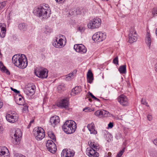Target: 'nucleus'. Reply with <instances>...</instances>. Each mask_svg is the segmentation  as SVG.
Wrapping results in <instances>:
<instances>
[{"instance_id":"obj_24","label":"nucleus","mask_w":157,"mask_h":157,"mask_svg":"<svg viewBox=\"0 0 157 157\" xmlns=\"http://www.w3.org/2000/svg\"><path fill=\"white\" fill-rule=\"evenodd\" d=\"M81 91L82 89L80 86H76L72 89L71 94L74 96L79 94Z\"/></svg>"},{"instance_id":"obj_26","label":"nucleus","mask_w":157,"mask_h":157,"mask_svg":"<svg viewBox=\"0 0 157 157\" xmlns=\"http://www.w3.org/2000/svg\"><path fill=\"white\" fill-rule=\"evenodd\" d=\"M18 97H16L15 98V101L19 105H23L24 104V100L20 94H18Z\"/></svg>"},{"instance_id":"obj_48","label":"nucleus","mask_w":157,"mask_h":157,"mask_svg":"<svg viewBox=\"0 0 157 157\" xmlns=\"http://www.w3.org/2000/svg\"><path fill=\"white\" fill-rule=\"evenodd\" d=\"M153 142L154 144L157 146V138L155 139L153 141Z\"/></svg>"},{"instance_id":"obj_43","label":"nucleus","mask_w":157,"mask_h":157,"mask_svg":"<svg viewBox=\"0 0 157 157\" xmlns=\"http://www.w3.org/2000/svg\"><path fill=\"white\" fill-rule=\"evenodd\" d=\"M10 88L11 90L14 91L15 93H16L18 95L20 93V91H19L17 90L14 89L12 87H11Z\"/></svg>"},{"instance_id":"obj_40","label":"nucleus","mask_w":157,"mask_h":157,"mask_svg":"<svg viewBox=\"0 0 157 157\" xmlns=\"http://www.w3.org/2000/svg\"><path fill=\"white\" fill-rule=\"evenodd\" d=\"M150 155L152 157H156L157 156V152L155 151H152L150 152Z\"/></svg>"},{"instance_id":"obj_21","label":"nucleus","mask_w":157,"mask_h":157,"mask_svg":"<svg viewBox=\"0 0 157 157\" xmlns=\"http://www.w3.org/2000/svg\"><path fill=\"white\" fill-rule=\"evenodd\" d=\"M42 5L35 7L33 11V13L38 17H41L42 16Z\"/></svg>"},{"instance_id":"obj_47","label":"nucleus","mask_w":157,"mask_h":157,"mask_svg":"<svg viewBox=\"0 0 157 157\" xmlns=\"http://www.w3.org/2000/svg\"><path fill=\"white\" fill-rule=\"evenodd\" d=\"M147 118L149 121H151L152 119V117L151 115H148L147 116Z\"/></svg>"},{"instance_id":"obj_45","label":"nucleus","mask_w":157,"mask_h":157,"mask_svg":"<svg viewBox=\"0 0 157 157\" xmlns=\"http://www.w3.org/2000/svg\"><path fill=\"white\" fill-rule=\"evenodd\" d=\"M56 2L59 3H62L64 2L65 0H55Z\"/></svg>"},{"instance_id":"obj_54","label":"nucleus","mask_w":157,"mask_h":157,"mask_svg":"<svg viewBox=\"0 0 157 157\" xmlns=\"http://www.w3.org/2000/svg\"><path fill=\"white\" fill-rule=\"evenodd\" d=\"M50 32H51V31L50 30H48V31H45L44 32L45 33H50Z\"/></svg>"},{"instance_id":"obj_25","label":"nucleus","mask_w":157,"mask_h":157,"mask_svg":"<svg viewBox=\"0 0 157 157\" xmlns=\"http://www.w3.org/2000/svg\"><path fill=\"white\" fill-rule=\"evenodd\" d=\"M87 127L90 132V134H96L97 132L96 130L95 129V125L93 123H91L88 124Z\"/></svg>"},{"instance_id":"obj_57","label":"nucleus","mask_w":157,"mask_h":157,"mask_svg":"<svg viewBox=\"0 0 157 157\" xmlns=\"http://www.w3.org/2000/svg\"><path fill=\"white\" fill-rule=\"evenodd\" d=\"M155 33H156V36H157V28H156V30H155Z\"/></svg>"},{"instance_id":"obj_6","label":"nucleus","mask_w":157,"mask_h":157,"mask_svg":"<svg viewBox=\"0 0 157 157\" xmlns=\"http://www.w3.org/2000/svg\"><path fill=\"white\" fill-rule=\"evenodd\" d=\"M34 72L36 76L42 78H46L48 76V71L45 68H37L34 70Z\"/></svg>"},{"instance_id":"obj_44","label":"nucleus","mask_w":157,"mask_h":157,"mask_svg":"<svg viewBox=\"0 0 157 157\" xmlns=\"http://www.w3.org/2000/svg\"><path fill=\"white\" fill-rule=\"evenodd\" d=\"M141 103L144 105L147 104V103L146 102L145 99L142 98L141 100Z\"/></svg>"},{"instance_id":"obj_12","label":"nucleus","mask_w":157,"mask_h":157,"mask_svg":"<svg viewBox=\"0 0 157 157\" xmlns=\"http://www.w3.org/2000/svg\"><path fill=\"white\" fill-rule=\"evenodd\" d=\"M74 151L70 149H64L61 153L62 157H73L75 154Z\"/></svg>"},{"instance_id":"obj_53","label":"nucleus","mask_w":157,"mask_h":157,"mask_svg":"<svg viewBox=\"0 0 157 157\" xmlns=\"http://www.w3.org/2000/svg\"><path fill=\"white\" fill-rule=\"evenodd\" d=\"M155 71L157 72V63L155 65Z\"/></svg>"},{"instance_id":"obj_28","label":"nucleus","mask_w":157,"mask_h":157,"mask_svg":"<svg viewBox=\"0 0 157 157\" xmlns=\"http://www.w3.org/2000/svg\"><path fill=\"white\" fill-rule=\"evenodd\" d=\"M145 41L148 47L149 48H150V47L151 45V43L152 40L151 38V36L149 33H147L146 34Z\"/></svg>"},{"instance_id":"obj_30","label":"nucleus","mask_w":157,"mask_h":157,"mask_svg":"<svg viewBox=\"0 0 157 157\" xmlns=\"http://www.w3.org/2000/svg\"><path fill=\"white\" fill-rule=\"evenodd\" d=\"M87 81L89 83H91L93 80V74L92 72L89 71L87 74Z\"/></svg>"},{"instance_id":"obj_9","label":"nucleus","mask_w":157,"mask_h":157,"mask_svg":"<svg viewBox=\"0 0 157 157\" xmlns=\"http://www.w3.org/2000/svg\"><path fill=\"white\" fill-rule=\"evenodd\" d=\"M46 146L48 150L52 153H55L57 150L56 145L53 141L51 140H48L47 141Z\"/></svg>"},{"instance_id":"obj_13","label":"nucleus","mask_w":157,"mask_h":157,"mask_svg":"<svg viewBox=\"0 0 157 157\" xmlns=\"http://www.w3.org/2000/svg\"><path fill=\"white\" fill-rule=\"evenodd\" d=\"M18 115L15 113L8 114L6 116L7 120L9 122L13 123L17 121L18 119Z\"/></svg>"},{"instance_id":"obj_5","label":"nucleus","mask_w":157,"mask_h":157,"mask_svg":"<svg viewBox=\"0 0 157 157\" xmlns=\"http://www.w3.org/2000/svg\"><path fill=\"white\" fill-rule=\"evenodd\" d=\"M101 20L99 18L96 17L90 21L87 26L89 28L94 29L99 28L101 25Z\"/></svg>"},{"instance_id":"obj_23","label":"nucleus","mask_w":157,"mask_h":157,"mask_svg":"<svg viewBox=\"0 0 157 157\" xmlns=\"http://www.w3.org/2000/svg\"><path fill=\"white\" fill-rule=\"evenodd\" d=\"M4 24L0 23V36L2 38L4 37L6 35V29Z\"/></svg>"},{"instance_id":"obj_41","label":"nucleus","mask_w":157,"mask_h":157,"mask_svg":"<svg viewBox=\"0 0 157 157\" xmlns=\"http://www.w3.org/2000/svg\"><path fill=\"white\" fill-rule=\"evenodd\" d=\"M157 8H155L153 11L152 15L153 17H154L156 14H157Z\"/></svg>"},{"instance_id":"obj_42","label":"nucleus","mask_w":157,"mask_h":157,"mask_svg":"<svg viewBox=\"0 0 157 157\" xmlns=\"http://www.w3.org/2000/svg\"><path fill=\"white\" fill-rule=\"evenodd\" d=\"M90 110L91 109L90 108L88 107H86L83 109V111L85 112H88L89 111L90 112Z\"/></svg>"},{"instance_id":"obj_17","label":"nucleus","mask_w":157,"mask_h":157,"mask_svg":"<svg viewBox=\"0 0 157 157\" xmlns=\"http://www.w3.org/2000/svg\"><path fill=\"white\" fill-rule=\"evenodd\" d=\"M22 54H16L12 57L13 63L14 65L18 67L19 63H20L22 57Z\"/></svg>"},{"instance_id":"obj_19","label":"nucleus","mask_w":157,"mask_h":157,"mask_svg":"<svg viewBox=\"0 0 157 157\" xmlns=\"http://www.w3.org/2000/svg\"><path fill=\"white\" fill-rule=\"evenodd\" d=\"M94 115L98 117H108L109 114L108 112L105 110L102 109L96 111L94 113Z\"/></svg>"},{"instance_id":"obj_10","label":"nucleus","mask_w":157,"mask_h":157,"mask_svg":"<svg viewBox=\"0 0 157 157\" xmlns=\"http://www.w3.org/2000/svg\"><path fill=\"white\" fill-rule=\"evenodd\" d=\"M137 34L136 33L134 29L132 28L130 31L129 35L128 41L130 43H132L136 41Z\"/></svg>"},{"instance_id":"obj_7","label":"nucleus","mask_w":157,"mask_h":157,"mask_svg":"<svg viewBox=\"0 0 157 157\" xmlns=\"http://www.w3.org/2000/svg\"><path fill=\"white\" fill-rule=\"evenodd\" d=\"M42 18L47 19L50 17L51 14V10L49 8V5L47 4H42Z\"/></svg>"},{"instance_id":"obj_14","label":"nucleus","mask_w":157,"mask_h":157,"mask_svg":"<svg viewBox=\"0 0 157 157\" xmlns=\"http://www.w3.org/2000/svg\"><path fill=\"white\" fill-rule=\"evenodd\" d=\"M66 39L64 40L62 38L60 39L58 41L56 40L53 43V45L56 48H61L63 47L66 44Z\"/></svg>"},{"instance_id":"obj_33","label":"nucleus","mask_w":157,"mask_h":157,"mask_svg":"<svg viewBox=\"0 0 157 157\" xmlns=\"http://www.w3.org/2000/svg\"><path fill=\"white\" fill-rule=\"evenodd\" d=\"M48 135L49 137L53 141H56V138L54 134L52 132H48Z\"/></svg>"},{"instance_id":"obj_3","label":"nucleus","mask_w":157,"mask_h":157,"mask_svg":"<svg viewBox=\"0 0 157 157\" xmlns=\"http://www.w3.org/2000/svg\"><path fill=\"white\" fill-rule=\"evenodd\" d=\"M12 138L13 139V143L14 144H17L20 143L21 138L22 136V133L19 128L15 129V131L10 134Z\"/></svg>"},{"instance_id":"obj_4","label":"nucleus","mask_w":157,"mask_h":157,"mask_svg":"<svg viewBox=\"0 0 157 157\" xmlns=\"http://www.w3.org/2000/svg\"><path fill=\"white\" fill-rule=\"evenodd\" d=\"M33 134L38 140H42L45 136L44 131L41 127L35 128L33 130Z\"/></svg>"},{"instance_id":"obj_39","label":"nucleus","mask_w":157,"mask_h":157,"mask_svg":"<svg viewBox=\"0 0 157 157\" xmlns=\"http://www.w3.org/2000/svg\"><path fill=\"white\" fill-rule=\"evenodd\" d=\"M113 63L115 64H118V57L117 56L113 60Z\"/></svg>"},{"instance_id":"obj_51","label":"nucleus","mask_w":157,"mask_h":157,"mask_svg":"<svg viewBox=\"0 0 157 157\" xmlns=\"http://www.w3.org/2000/svg\"><path fill=\"white\" fill-rule=\"evenodd\" d=\"M62 87H62V86H58V89L59 90H63L64 89L62 88Z\"/></svg>"},{"instance_id":"obj_34","label":"nucleus","mask_w":157,"mask_h":157,"mask_svg":"<svg viewBox=\"0 0 157 157\" xmlns=\"http://www.w3.org/2000/svg\"><path fill=\"white\" fill-rule=\"evenodd\" d=\"M74 73L72 72L67 75L65 78L66 80L70 81L74 77Z\"/></svg>"},{"instance_id":"obj_1","label":"nucleus","mask_w":157,"mask_h":157,"mask_svg":"<svg viewBox=\"0 0 157 157\" xmlns=\"http://www.w3.org/2000/svg\"><path fill=\"white\" fill-rule=\"evenodd\" d=\"M76 128V123L72 120L66 121L62 126L63 131L67 134L72 133L75 132Z\"/></svg>"},{"instance_id":"obj_16","label":"nucleus","mask_w":157,"mask_h":157,"mask_svg":"<svg viewBox=\"0 0 157 157\" xmlns=\"http://www.w3.org/2000/svg\"><path fill=\"white\" fill-rule=\"evenodd\" d=\"M117 100L120 104L123 106H126L128 105V98L124 95H120L117 98Z\"/></svg>"},{"instance_id":"obj_15","label":"nucleus","mask_w":157,"mask_h":157,"mask_svg":"<svg viewBox=\"0 0 157 157\" xmlns=\"http://www.w3.org/2000/svg\"><path fill=\"white\" fill-rule=\"evenodd\" d=\"M35 86H27L24 89V92L28 96L33 95L35 91Z\"/></svg>"},{"instance_id":"obj_11","label":"nucleus","mask_w":157,"mask_h":157,"mask_svg":"<svg viewBox=\"0 0 157 157\" xmlns=\"http://www.w3.org/2000/svg\"><path fill=\"white\" fill-rule=\"evenodd\" d=\"M56 105L57 106L62 109L65 108L67 110H68L69 109V102L67 99L61 100L56 103Z\"/></svg>"},{"instance_id":"obj_8","label":"nucleus","mask_w":157,"mask_h":157,"mask_svg":"<svg viewBox=\"0 0 157 157\" xmlns=\"http://www.w3.org/2000/svg\"><path fill=\"white\" fill-rule=\"evenodd\" d=\"M106 37V35L105 33L98 32L94 34L92 36V39L94 41L100 42L104 40Z\"/></svg>"},{"instance_id":"obj_20","label":"nucleus","mask_w":157,"mask_h":157,"mask_svg":"<svg viewBox=\"0 0 157 157\" xmlns=\"http://www.w3.org/2000/svg\"><path fill=\"white\" fill-rule=\"evenodd\" d=\"M0 157H10L9 151L6 147H0Z\"/></svg>"},{"instance_id":"obj_32","label":"nucleus","mask_w":157,"mask_h":157,"mask_svg":"<svg viewBox=\"0 0 157 157\" xmlns=\"http://www.w3.org/2000/svg\"><path fill=\"white\" fill-rule=\"evenodd\" d=\"M86 48L82 44H75L74 47V49H85Z\"/></svg>"},{"instance_id":"obj_29","label":"nucleus","mask_w":157,"mask_h":157,"mask_svg":"<svg viewBox=\"0 0 157 157\" xmlns=\"http://www.w3.org/2000/svg\"><path fill=\"white\" fill-rule=\"evenodd\" d=\"M19 29L23 31L26 30L27 28V25L24 23H20L18 25Z\"/></svg>"},{"instance_id":"obj_56","label":"nucleus","mask_w":157,"mask_h":157,"mask_svg":"<svg viewBox=\"0 0 157 157\" xmlns=\"http://www.w3.org/2000/svg\"><path fill=\"white\" fill-rule=\"evenodd\" d=\"M28 109V107L27 106H25V108H24V109Z\"/></svg>"},{"instance_id":"obj_46","label":"nucleus","mask_w":157,"mask_h":157,"mask_svg":"<svg viewBox=\"0 0 157 157\" xmlns=\"http://www.w3.org/2000/svg\"><path fill=\"white\" fill-rule=\"evenodd\" d=\"M113 123L110 122L108 124L109 128H112L113 127Z\"/></svg>"},{"instance_id":"obj_50","label":"nucleus","mask_w":157,"mask_h":157,"mask_svg":"<svg viewBox=\"0 0 157 157\" xmlns=\"http://www.w3.org/2000/svg\"><path fill=\"white\" fill-rule=\"evenodd\" d=\"M111 153L110 152H109L108 153L107 155L105 156L104 157H111Z\"/></svg>"},{"instance_id":"obj_59","label":"nucleus","mask_w":157,"mask_h":157,"mask_svg":"<svg viewBox=\"0 0 157 157\" xmlns=\"http://www.w3.org/2000/svg\"><path fill=\"white\" fill-rule=\"evenodd\" d=\"M31 125V124H30V123H29V125H28V127H30Z\"/></svg>"},{"instance_id":"obj_2","label":"nucleus","mask_w":157,"mask_h":157,"mask_svg":"<svg viewBox=\"0 0 157 157\" xmlns=\"http://www.w3.org/2000/svg\"><path fill=\"white\" fill-rule=\"evenodd\" d=\"M90 147L87 148L86 154L90 157H97L99 156V154L97 151L99 149V146L96 144L94 142H90L89 143Z\"/></svg>"},{"instance_id":"obj_52","label":"nucleus","mask_w":157,"mask_h":157,"mask_svg":"<svg viewBox=\"0 0 157 157\" xmlns=\"http://www.w3.org/2000/svg\"><path fill=\"white\" fill-rule=\"evenodd\" d=\"M3 105V102L0 101V109L2 107Z\"/></svg>"},{"instance_id":"obj_38","label":"nucleus","mask_w":157,"mask_h":157,"mask_svg":"<svg viewBox=\"0 0 157 157\" xmlns=\"http://www.w3.org/2000/svg\"><path fill=\"white\" fill-rule=\"evenodd\" d=\"M77 52L80 53L81 54H84L86 52L87 50H75Z\"/></svg>"},{"instance_id":"obj_37","label":"nucleus","mask_w":157,"mask_h":157,"mask_svg":"<svg viewBox=\"0 0 157 157\" xmlns=\"http://www.w3.org/2000/svg\"><path fill=\"white\" fill-rule=\"evenodd\" d=\"M78 29L79 30L80 32L82 33L84 32L85 29V28L82 26L78 27Z\"/></svg>"},{"instance_id":"obj_22","label":"nucleus","mask_w":157,"mask_h":157,"mask_svg":"<svg viewBox=\"0 0 157 157\" xmlns=\"http://www.w3.org/2000/svg\"><path fill=\"white\" fill-rule=\"evenodd\" d=\"M60 122L59 117L57 116H53L51 117L50 120V123L53 127H55Z\"/></svg>"},{"instance_id":"obj_61","label":"nucleus","mask_w":157,"mask_h":157,"mask_svg":"<svg viewBox=\"0 0 157 157\" xmlns=\"http://www.w3.org/2000/svg\"><path fill=\"white\" fill-rule=\"evenodd\" d=\"M62 36L63 37H64V36H63V35H62Z\"/></svg>"},{"instance_id":"obj_27","label":"nucleus","mask_w":157,"mask_h":157,"mask_svg":"<svg viewBox=\"0 0 157 157\" xmlns=\"http://www.w3.org/2000/svg\"><path fill=\"white\" fill-rule=\"evenodd\" d=\"M0 69L1 71L5 73L7 75H10V72L6 68V67L4 65L2 61L0 62Z\"/></svg>"},{"instance_id":"obj_58","label":"nucleus","mask_w":157,"mask_h":157,"mask_svg":"<svg viewBox=\"0 0 157 157\" xmlns=\"http://www.w3.org/2000/svg\"><path fill=\"white\" fill-rule=\"evenodd\" d=\"M34 121L33 120L32 121L30 122V124H31L32 123H33V122Z\"/></svg>"},{"instance_id":"obj_55","label":"nucleus","mask_w":157,"mask_h":157,"mask_svg":"<svg viewBox=\"0 0 157 157\" xmlns=\"http://www.w3.org/2000/svg\"><path fill=\"white\" fill-rule=\"evenodd\" d=\"M94 99L96 100V101H100V100L99 99H98L96 97H95V98H94Z\"/></svg>"},{"instance_id":"obj_49","label":"nucleus","mask_w":157,"mask_h":157,"mask_svg":"<svg viewBox=\"0 0 157 157\" xmlns=\"http://www.w3.org/2000/svg\"><path fill=\"white\" fill-rule=\"evenodd\" d=\"M88 94H89V95L92 98L94 99L96 97H95L92 93H91L90 92H89L88 93Z\"/></svg>"},{"instance_id":"obj_35","label":"nucleus","mask_w":157,"mask_h":157,"mask_svg":"<svg viewBox=\"0 0 157 157\" xmlns=\"http://www.w3.org/2000/svg\"><path fill=\"white\" fill-rule=\"evenodd\" d=\"M6 5V2H0V10H2L4 8Z\"/></svg>"},{"instance_id":"obj_60","label":"nucleus","mask_w":157,"mask_h":157,"mask_svg":"<svg viewBox=\"0 0 157 157\" xmlns=\"http://www.w3.org/2000/svg\"><path fill=\"white\" fill-rule=\"evenodd\" d=\"M102 1H107L108 0H102Z\"/></svg>"},{"instance_id":"obj_31","label":"nucleus","mask_w":157,"mask_h":157,"mask_svg":"<svg viewBox=\"0 0 157 157\" xmlns=\"http://www.w3.org/2000/svg\"><path fill=\"white\" fill-rule=\"evenodd\" d=\"M126 65L120 66L118 69V71L121 74H124L126 73Z\"/></svg>"},{"instance_id":"obj_36","label":"nucleus","mask_w":157,"mask_h":157,"mask_svg":"<svg viewBox=\"0 0 157 157\" xmlns=\"http://www.w3.org/2000/svg\"><path fill=\"white\" fill-rule=\"evenodd\" d=\"M124 152V149H122V150L120 151L117 154L116 157H121L123 155Z\"/></svg>"},{"instance_id":"obj_18","label":"nucleus","mask_w":157,"mask_h":157,"mask_svg":"<svg viewBox=\"0 0 157 157\" xmlns=\"http://www.w3.org/2000/svg\"><path fill=\"white\" fill-rule=\"evenodd\" d=\"M22 57L19 63L18 67L20 68L24 69L28 65V61L26 57L24 54H22Z\"/></svg>"}]
</instances>
